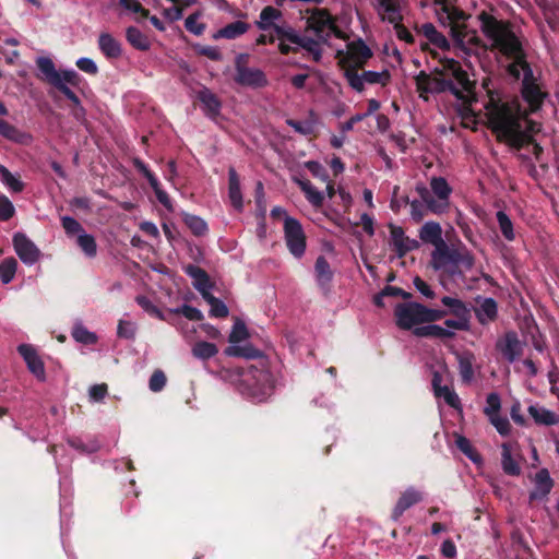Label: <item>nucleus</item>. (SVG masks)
Wrapping results in <instances>:
<instances>
[{
  "instance_id": "1",
  "label": "nucleus",
  "mask_w": 559,
  "mask_h": 559,
  "mask_svg": "<svg viewBox=\"0 0 559 559\" xmlns=\"http://www.w3.org/2000/svg\"><path fill=\"white\" fill-rule=\"evenodd\" d=\"M477 20L490 48L513 60L508 66V73L522 82V96L531 111L539 109L547 94L539 78L534 75L526 62L522 44L510 23L498 20L486 11H481Z\"/></svg>"
},
{
  "instance_id": "2",
  "label": "nucleus",
  "mask_w": 559,
  "mask_h": 559,
  "mask_svg": "<svg viewBox=\"0 0 559 559\" xmlns=\"http://www.w3.org/2000/svg\"><path fill=\"white\" fill-rule=\"evenodd\" d=\"M489 79L483 82L488 95L484 108L490 129L500 140L512 146L520 147L530 142L540 130V126L527 119L526 110L521 108L519 100L502 99L498 93L489 88Z\"/></svg>"
},
{
  "instance_id": "3",
  "label": "nucleus",
  "mask_w": 559,
  "mask_h": 559,
  "mask_svg": "<svg viewBox=\"0 0 559 559\" xmlns=\"http://www.w3.org/2000/svg\"><path fill=\"white\" fill-rule=\"evenodd\" d=\"M420 32L436 48L442 51H448L452 48L456 56L464 58L468 69L474 70L476 63H479L483 68L480 57L487 53L488 46L480 39L475 29H469L466 25H453L451 27L452 46L432 23L423 24Z\"/></svg>"
},
{
  "instance_id": "4",
  "label": "nucleus",
  "mask_w": 559,
  "mask_h": 559,
  "mask_svg": "<svg viewBox=\"0 0 559 559\" xmlns=\"http://www.w3.org/2000/svg\"><path fill=\"white\" fill-rule=\"evenodd\" d=\"M442 72L443 79L420 73L416 78L417 88L424 93L450 91L459 98H463L464 93L471 92L472 81L459 61L445 58L442 62Z\"/></svg>"
},
{
  "instance_id": "5",
  "label": "nucleus",
  "mask_w": 559,
  "mask_h": 559,
  "mask_svg": "<svg viewBox=\"0 0 559 559\" xmlns=\"http://www.w3.org/2000/svg\"><path fill=\"white\" fill-rule=\"evenodd\" d=\"M474 255L462 242L441 243L431 252V264L436 271H442L451 276L462 275L463 271L474 265Z\"/></svg>"
},
{
  "instance_id": "6",
  "label": "nucleus",
  "mask_w": 559,
  "mask_h": 559,
  "mask_svg": "<svg viewBox=\"0 0 559 559\" xmlns=\"http://www.w3.org/2000/svg\"><path fill=\"white\" fill-rule=\"evenodd\" d=\"M241 382L239 384L240 393L253 402H263L267 400L273 392L272 374L261 362V368L250 366L241 373Z\"/></svg>"
},
{
  "instance_id": "7",
  "label": "nucleus",
  "mask_w": 559,
  "mask_h": 559,
  "mask_svg": "<svg viewBox=\"0 0 559 559\" xmlns=\"http://www.w3.org/2000/svg\"><path fill=\"white\" fill-rule=\"evenodd\" d=\"M394 314L399 328L411 330L421 323L438 321L444 318L447 312L439 309H429L417 302H405L396 306Z\"/></svg>"
},
{
  "instance_id": "8",
  "label": "nucleus",
  "mask_w": 559,
  "mask_h": 559,
  "mask_svg": "<svg viewBox=\"0 0 559 559\" xmlns=\"http://www.w3.org/2000/svg\"><path fill=\"white\" fill-rule=\"evenodd\" d=\"M430 189L431 191L425 186H418L417 192L431 213H445L450 207L451 186L443 177H432L430 179Z\"/></svg>"
},
{
  "instance_id": "9",
  "label": "nucleus",
  "mask_w": 559,
  "mask_h": 559,
  "mask_svg": "<svg viewBox=\"0 0 559 559\" xmlns=\"http://www.w3.org/2000/svg\"><path fill=\"white\" fill-rule=\"evenodd\" d=\"M36 64L40 71L43 79L53 85L60 92L63 87L79 86L81 78L73 69L58 71L53 61L48 57H38Z\"/></svg>"
},
{
  "instance_id": "10",
  "label": "nucleus",
  "mask_w": 559,
  "mask_h": 559,
  "mask_svg": "<svg viewBox=\"0 0 559 559\" xmlns=\"http://www.w3.org/2000/svg\"><path fill=\"white\" fill-rule=\"evenodd\" d=\"M249 334L246 324L241 320H236L228 341L229 346L225 349V355L229 357H242L246 359H255L262 356V352L252 346L247 341Z\"/></svg>"
},
{
  "instance_id": "11",
  "label": "nucleus",
  "mask_w": 559,
  "mask_h": 559,
  "mask_svg": "<svg viewBox=\"0 0 559 559\" xmlns=\"http://www.w3.org/2000/svg\"><path fill=\"white\" fill-rule=\"evenodd\" d=\"M337 57L345 72L347 69L358 70L364 68L366 62L372 57V51L361 38H357L348 41L344 50H338Z\"/></svg>"
},
{
  "instance_id": "12",
  "label": "nucleus",
  "mask_w": 559,
  "mask_h": 559,
  "mask_svg": "<svg viewBox=\"0 0 559 559\" xmlns=\"http://www.w3.org/2000/svg\"><path fill=\"white\" fill-rule=\"evenodd\" d=\"M344 76L350 88L357 93H362L367 85L385 86L391 80V74L386 69L380 71L368 70L360 73L355 69H347Z\"/></svg>"
},
{
  "instance_id": "13",
  "label": "nucleus",
  "mask_w": 559,
  "mask_h": 559,
  "mask_svg": "<svg viewBox=\"0 0 559 559\" xmlns=\"http://www.w3.org/2000/svg\"><path fill=\"white\" fill-rule=\"evenodd\" d=\"M247 55H239L235 61V76L237 84L251 88H262L269 84L265 73L258 68L246 67Z\"/></svg>"
},
{
  "instance_id": "14",
  "label": "nucleus",
  "mask_w": 559,
  "mask_h": 559,
  "mask_svg": "<svg viewBox=\"0 0 559 559\" xmlns=\"http://www.w3.org/2000/svg\"><path fill=\"white\" fill-rule=\"evenodd\" d=\"M284 228V239L288 251L297 259H300L306 252V235L300 222L295 217H286Z\"/></svg>"
},
{
  "instance_id": "15",
  "label": "nucleus",
  "mask_w": 559,
  "mask_h": 559,
  "mask_svg": "<svg viewBox=\"0 0 559 559\" xmlns=\"http://www.w3.org/2000/svg\"><path fill=\"white\" fill-rule=\"evenodd\" d=\"M13 248L20 260L28 266L34 265L40 258V250L23 233L13 235Z\"/></svg>"
},
{
  "instance_id": "16",
  "label": "nucleus",
  "mask_w": 559,
  "mask_h": 559,
  "mask_svg": "<svg viewBox=\"0 0 559 559\" xmlns=\"http://www.w3.org/2000/svg\"><path fill=\"white\" fill-rule=\"evenodd\" d=\"M372 5L382 22L395 27L401 24L403 15L400 0H373Z\"/></svg>"
},
{
  "instance_id": "17",
  "label": "nucleus",
  "mask_w": 559,
  "mask_h": 559,
  "mask_svg": "<svg viewBox=\"0 0 559 559\" xmlns=\"http://www.w3.org/2000/svg\"><path fill=\"white\" fill-rule=\"evenodd\" d=\"M389 228V243L399 258H403L407 252L413 251L419 247V242L416 239H411L407 237L402 227L390 223Z\"/></svg>"
},
{
  "instance_id": "18",
  "label": "nucleus",
  "mask_w": 559,
  "mask_h": 559,
  "mask_svg": "<svg viewBox=\"0 0 559 559\" xmlns=\"http://www.w3.org/2000/svg\"><path fill=\"white\" fill-rule=\"evenodd\" d=\"M308 25L323 40H326L335 31L332 16L322 9L312 11L308 19Z\"/></svg>"
},
{
  "instance_id": "19",
  "label": "nucleus",
  "mask_w": 559,
  "mask_h": 559,
  "mask_svg": "<svg viewBox=\"0 0 559 559\" xmlns=\"http://www.w3.org/2000/svg\"><path fill=\"white\" fill-rule=\"evenodd\" d=\"M17 352L23 357L28 370L38 380H45V366L36 349L29 344H21Z\"/></svg>"
},
{
  "instance_id": "20",
  "label": "nucleus",
  "mask_w": 559,
  "mask_h": 559,
  "mask_svg": "<svg viewBox=\"0 0 559 559\" xmlns=\"http://www.w3.org/2000/svg\"><path fill=\"white\" fill-rule=\"evenodd\" d=\"M135 168L147 179L151 188L154 190L155 195L160 204H163L168 211H173V203L168 194L162 189L158 179L147 168L144 162L134 159Z\"/></svg>"
},
{
  "instance_id": "21",
  "label": "nucleus",
  "mask_w": 559,
  "mask_h": 559,
  "mask_svg": "<svg viewBox=\"0 0 559 559\" xmlns=\"http://www.w3.org/2000/svg\"><path fill=\"white\" fill-rule=\"evenodd\" d=\"M498 348L509 362H514L523 353V343L519 340L516 333L509 332L498 344Z\"/></svg>"
},
{
  "instance_id": "22",
  "label": "nucleus",
  "mask_w": 559,
  "mask_h": 559,
  "mask_svg": "<svg viewBox=\"0 0 559 559\" xmlns=\"http://www.w3.org/2000/svg\"><path fill=\"white\" fill-rule=\"evenodd\" d=\"M185 273L192 278L193 287L204 296L212 288V283L210 281L209 275L204 270L194 264H188L183 266Z\"/></svg>"
},
{
  "instance_id": "23",
  "label": "nucleus",
  "mask_w": 559,
  "mask_h": 559,
  "mask_svg": "<svg viewBox=\"0 0 559 559\" xmlns=\"http://www.w3.org/2000/svg\"><path fill=\"white\" fill-rule=\"evenodd\" d=\"M554 486V481L550 477L548 469L542 468L536 475L534 479V489L530 493L531 500H543L545 499L551 488Z\"/></svg>"
},
{
  "instance_id": "24",
  "label": "nucleus",
  "mask_w": 559,
  "mask_h": 559,
  "mask_svg": "<svg viewBox=\"0 0 559 559\" xmlns=\"http://www.w3.org/2000/svg\"><path fill=\"white\" fill-rule=\"evenodd\" d=\"M527 412L536 425L555 426L559 424V414L539 404L530 405Z\"/></svg>"
},
{
  "instance_id": "25",
  "label": "nucleus",
  "mask_w": 559,
  "mask_h": 559,
  "mask_svg": "<svg viewBox=\"0 0 559 559\" xmlns=\"http://www.w3.org/2000/svg\"><path fill=\"white\" fill-rule=\"evenodd\" d=\"M423 500V495L420 491L416 490L414 487L407 488L400 499L396 502V506L393 510L392 518L393 520H399V518L411 507L420 502Z\"/></svg>"
},
{
  "instance_id": "26",
  "label": "nucleus",
  "mask_w": 559,
  "mask_h": 559,
  "mask_svg": "<svg viewBox=\"0 0 559 559\" xmlns=\"http://www.w3.org/2000/svg\"><path fill=\"white\" fill-rule=\"evenodd\" d=\"M314 274L318 286L324 293H328L330 290V283L333 278V272L331 270L330 263L323 255H320L316 261Z\"/></svg>"
},
{
  "instance_id": "27",
  "label": "nucleus",
  "mask_w": 559,
  "mask_h": 559,
  "mask_svg": "<svg viewBox=\"0 0 559 559\" xmlns=\"http://www.w3.org/2000/svg\"><path fill=\"white\" fill-rule=\"evenodd\" d=\"M419 238L426 242L430 243L437 249L441 243L444 242L442 238V228L441 225L437 222H426L421 228L419 229Z\"/></svg>"
},
{
  "instance_id": "28",
  "label": "nucleus",
  "mask_w": 559,
  "mask_h": 559,
  "mask_svg": "<svg viewBox=\"0 0 559 559\" xmlns=\"http://www.w3.org/2000/svg\"><path fill=\"white\" fill-rule=\"evenodd\" d=\"M282 17L283 13L281 10L273 5H266L261 10L259 19L255 21V26L260 31L266 32L275 26L282 20Z\"/></svg>"
},
{
  "instance_id": "29",
  "label": "nucleus",
  "mask_w": 559,
  "mask_h": 559,
  "mask_svg": "<svg viewBox=\"0 0 559 559\" xmlns=\"http://www.w3.org/2000/svg\"><path fill=\"white\" fill-rule=\"evenodd\" d=\"M0 134L7 140L22 145H28L33 141L29 133L17 129L15 126L2 119H0Z\"/></svg>"
},
{
  "instance_id": "30",
  "label": "nucleus",
  "mask_w": 559,
  "mask_h": 559,
  "mask_svg": "<svg viewBox=\"0 0 559 559\" xmlns=\"http://www.w3.org/2000/svg\"><path fill=\"white\" fill-rule=\"evenodd\" d=\"M98 48L108 59H117L122 55L121 44L109 33L99 35Z\"/></svg>"
},
{
  "instance_id": "31",
  "label": "nucleus",
  "mask_w": 559,
  "mask_h": 559,
  "mask_svg": "<svg viewBox=\"0 0 559 559\" xmlns=\"http://www.w3.org/2000/svg\"><path fill=\"white\" fill-rule=\"evenodd\" d=\"M250 28V25L243 21H235L217 29L213 34V39H236L246 34Z\"/></svg>"
},
{
  "instance_id": "32",
  "label": "nucleus",
  "mask_w": 559,
  "mask_h": 559,
  "mask_svg": "<svg viewBox=\"0 0 559 559\" xmlns=\"http://www.w3.org/2000/svg\"><path fill=\"white\" fill-rule=\"evenodd\" d=\"M497 314L498 306L493 298H485L475 309V316L483 325L493 321Z\"/></svg>"
},
{
  "instance_id": "33",
  "label": "nucleus",
  "mask_w": 559,
  "mask_h": 559,
  "mask_svg": "<svg viewBox=\"0 0 559 559\" xmlns=\"http://www.w3.org/2000/svg\"><path fill=\"white\" fill-rule=\"evenodd\" d=\"M294 181L298 185L301 191L305 193L308 202L314 207H320L323 204L324 195L323 192L319 191L307 179L294 178Z\"/></svg>"
},
{
  "instance_id": "34",
  "label": "nucleus",
  "mask_w": 559,
  "mask_h": 559,
  "mask_svg": "<svg viewBox=\"0 0 559 559\" xmlns=\"http://www.w3.org/2000/svg\"><path fill=\"white\" fill-rule=\"evenodd\" d=\"M228 195L233 206L237 210L242 209V193L240 190V181L235 168L230 167L228 170Z\"/></svg>"
},
{
  "instance_id": "35",
  "label": "nucleus",
  "mask_w": 559,
  "mask_h": 559,
  "mask_svg": "<svg viewBox=\"0 0 559 559\" xmlns=\"http://www.w3.org/2000/svg\"><path fill=\"white\" fill-rule=\"evenodd\" d=\"M198 98L203 105L204 111L207 116L214 118L221 111V102L209 88H203L199 92Z\"/></svg>"
},
{
  "instance_id": "36",
  "label": "nucleus",
  "mask_w": 559,
  "mask_h": 559,
  "mask_svg": "<svg viewBox=\"0 0 559 559\" xmlns=\"http://www.w3.org/2000/svg\"><path fill=\"white\" fill-rule=\"evenodd\" d=\"M126 38L128 43L138 50L146 51L151 48L148 37L135 26H129L126 29Z\"/></svg>"
},
{
  "instance_id": "37",
  "label": "nucleus",
  "mask_w": 559,
  "mask_h": 559,
  "mask_svg": "<svg viewBox=\"0 0 559 559\" xmlns=\"http://www.w3.org/2000/svg\"><path fill=\"white\" fill-rule=\"evenodd\" d=\"M501 450V466L503 472L511 476H519L521 474V467L518 461L512 456L511 445L509 443H502Z\"/></svg>"
},
{
  "instance_id": "38",
  "label": "nucleus",
  "mask_w": 559,
  "mask_h": 559,
  "mask_svg": "<svg viewBox=\"0 0 559 559\" xmlns=\"http://www.w3.org/2000/svg\"><path fill=\"white\" fill-rule=\"evenodd\" d=\"M441 304L447 308V314L471 317V309L467 305L459 298L444 296L441 298Z\"/></svg>"
},
{
  "instance_id": "39",
  "label": "nucleus",
  "mask_w": 559,
  "mask_h": 559,
  "mask_svg": "<svg viewBox=\"0 0 559 559\" xmlns=\"http://www.w3.org/2000/svg\"><path fill=\"white\" fill-rule=\"evenodd\" d=\"M459 362V371L462 380L466 383L472 382L474 379V355L472 353L465 352L456 355Z\"/></svg>"
},
{
  "instance_id": "40",
  "label": "nucleus",
  "mask_w": 559,
  "mask_h": 559,
  "mask_svg": "<svg viewBox=\"0 0 559 559\" xmlns=\"http://www.w3.org/2000/svg\"><path fill=\"white\" fill-rule=\"evenodd\" d=\"M72 337L78 343L84 345H93L98 340L97 335L94 332L87 330L86 326L81 321L74 323L72 329Z\"/></svg>"
},
{
  "instance_id": "41",
  "label": "nucleus",
  "mask_w": 559,
  "mask_h": 559,
  "mask_svg": "<svg viewBox=\"0 0 559 559\" xmlns=\"http://www.w3.org/2000/svg\"><path fill=\"white\" fill-rule=\"evenodd\" d=\"M0 181L10 191L14 193L22 192L24 183L20 180L19 176L13 175L5 166L0 164Z\"/></svg>"
},
{
  "instance_id": "42",
  "label": "nucleus",
  "mask_w": 559,
  "mask_h": 559,
  "mask_svg": "<svg viewBox=\"0 0 559 559\" xmlns=\"http://www.w3.org/2000/svg\"><path fill=\"white\" fill-rule=\"evenodd\" d=\"M181 217L193 235L203 236L207 233V224L202 217L187 212H182Z\"/></svg>"
},
{
  "instance_id": "43",
  "label": "nucleus",
  "mask_w": 559,
  "mask_h": 559,
  "mask_svg": "<svg viewBox=\"0 0 559 559\" xmlns=\"http://www.w3.org/2000/svg\"><path fill=\"white\" fill-rule=\"evenodd\" d=\"M499 229L503 238L508 241H513L516 237L514 226L508 214L503 211H498L496 214Z\"/></svg>"
},
{
  "instance_id": "44",
  "label": "nucleus",
  "mask_w": 559,
  "mask_h": 559,
  "mask_svg": "<svg viewBox=\"0 0 559 559\" xmlns=\"http://www.w3.org/2000/svg\"><path fill=\"white\" fill-rule=\"evenodd\" d=\"M204 300L210 305V316L214 318H225L229 311L225 302L214 297L211 292L202 296Z\"/></svg>"
},
{
  "instance_id": "45",
  "label": "nucleus",
  "mask_w": 559,
  "mask_h": 559,
  "mask_svg": "<svg viewBox=\"0 0 559 559\" xmlns=\"http://www.w3.org/2000/svg\"><path fill=\"white\" fill-rule=\"evenodd\" d=\"M218 353L215 344L209 342H197L192 347V355L201 360H207Z\"/></svg>"
},
{
  "instance_id": "46",
  "label": "nucleus",
  "mask_w": 559,
  "mask_h": 559,
  "mask_svg": "<svg viewBox=\"0 0 559 559\" xmlns=\"http://www.w3.org/2000/svg\"><path fill=\"white\" fill-rule=\"evenodd\" d=\"M68 443L71 448L82 452V453H94L99 450L100 443L98 440L91 438L86 442L81 438L74 437L68 440Z\"/></svg>"
},
{
  "instance_id": "47",
  "label": "nucleus",
  "mask_w": 559,
  "mask_h": 559,
  "mask_svg": "<svg viewBox=\"0 0 559 559\" xmlns=\"http://www.w3.org/2000/svg\"><path fill=\"white\" fill-rule=\"evenodd\" d=\"M17 269V261L14 258H5L0 262V280L3 284L13 281Z\"/></svg>"
},
{
  "instance_id": "48",
  "label": "nucleus",
  "mask_w": 559,
  "mask_h": 559,
  "mask_svg": "<svg viewBox=\"0 0 559 559\" xmlns=\"http://www.w3.org/2000/svg\"><path fill=\"white\" fill-rule=\"evenodd\" d=\"M294 44L298 45L299 47L306 49L308 52H310L313 57L314 61H320L322 58V48L319 41L308 38L305 36L299 35V40L294 41Z\"/></svg>"
},
{
  "instance_id": "49",
  "label": "nucleus",
  "mask_w": 559,
  "mask_h": 559,
  "mask_svg": "<svg viewBox=\"0 0 559 559\" xmlns=\"http://www.w3.org/2000/svg\"><path fill=\"white\" fill-rule=\"evenodd\" d=\"M76 241L79 247L82 249L86 257L94 258L96 255L97 245L94 236L86 234L85 231H82L78 236Z\"/></svg>"
},
{
  "instance_id": "50",
  "label": "nucleus",
  "mask_w": 559,
  "mask_h": 559,
  "mask_svg": "<svg viewBox=\"0 0 559 559\" xmlns=\"http://www.w3.org/2000/svg\"><path fill=\"white\" fill-rule=\"evenodd\" d=\"M435 396L438 399H443V401L451 407L462 411V404L459 395L454 390L449 388L448 385H443V388L437 392H435Z\"/></svg>"
},
{
  "instance_id": "51",
  "label": "nucleus",
  "mask_w": 559,
  "mask_h": 559,
  "mask_svg": "<svg viewBox=\"0 0 559 559\" xmlns=\"http://www.w3.org/2000/svg\"><path fill=\"white\" fill-rule=\"evenodd\" d=\"M271 29L274 31L280 40H287L292 44L299 40V33L289 25L277 23Z\"/></svg>"
},
{
  "instance_id": "52",
  "label": "nucleus",
  "mask_w": 559,
  "mask_h": 559,
  "mask_svg": "<svg viewBox=\"0 0 559 559\" xmlns=\"http://www.w3.org/2000/svg\"><path fill=\"white\" fill-rule=\"evenodd\" d=\"M455 444L460 451H462L472 462L478 463L481 461L480 455L473 448L471 441L467 438L457 436L455 439Z\"/></svg>"
},
{
  "instance_id": "53",
  "label": "nucleus",
  "mask_w": 559,
  "mask_h": 559,
  "mask_svg": "<svg viewBox=\"0 0 559 559\" xmlns=\"http://www.w3.org/2000/svg\"><path fill=\"white\" fill-rule=\"evenodd\" d=\"M501 409V399L500 395L496 392H491L487 395L486 405L484 407V414L487 418H490L495 415L500 414Z\"/></svg>"
},
{
  "instance_id": "54",
  "label": "nucleus",
  "mask_w": 559,
  "mask_h": 559,
  "mask_svg": "<svg viewBox=\"0 0 559 559\" xmlns=\"http://www.w3.org/2000/svg\"><path fill=\"white\" fill-rule=\"evenodd\" d=\"M488 420L500 436L508 437L511 433V424L506 416L498 414L488 418Z\"/></svg>"
},
{
  "instance_id": "55",
  "label": "nucleus",
  "mask_w": 559,
  "mask_h": 559,
  "mask_svg": "<svg viewBox=\"0 0 559 559\" xmlns=\"http://www.w3.org/2000/svg\"><path fill=\"white\" fill-rule=\"evenodd\" d=\"M455 319H448L444 321V326L451 331H469L471 317L454 316Z\"/></svg>"
},
{
  "instance_id": "56",
  "label": "nucleus",
  "mask_w": 559,
  "mask_h": 559,
  "mask_svg": "<svg viewBox=\"0 0 559 559\" xmlns=\"http://www.w3.org/2000/svg\"><path fill=\"white\" fill-rule=\"evenodd\" d=\"M185 27L188 32L194 35H202L205 31V24L200 22V14H190L185 21Z\"/></svg>"
},
{
  "instance_id": "57",
  "label": "nucleus",
  "mask_w": 559,
  "mask_h": 559,
  "mask_svg": "<svg viewBox=\"0 0 559 559\" xmlns=\"http://www.w3.org/2000/svg\"><path fill=\"white\" fill-rule=\"evenodd\" d=\"M170 311L182 314L185 318L192 321H201L203 319V313L198 308L189 305H182L181 307L171 309Z\"/></svg>"
},
{
  "instance_id": "58",
  "label": "nucleus",
  "mask_w": 559,
  "mask_h": 559,
  "mask_svg": "<svg viewBox=\"0 0 559 559\" xmlns=\"http://www.w3.org/2000/svg\"><path fill=\"white\" fill-rule=\"evenodd\" d=\"M117 335L126 340L133 338L135 335V324L131 321L120 320L117 326Z\"/></svg>"
},
{
  "instance_id": "59",
  "label": "nucleus",
  "mask_w": 559,
  "mask_h": 559,
  "mask_svg": "<svg viewBox=\"0 0 559 559\" xmlns=\"http://www.w3.org/2000/svg\"><path fill=\"white\" fill-rule=\"evenodd\" d=\"M15 213L13 203L5 195H0V221H9Z\"/></svg>"
},
{
  "instance_id": "60",
  "label": "nucleus",
  "mask_w": 559,
  "mask_h": 559,
  "mask_svg": "<svg viewBox=\"0 0 559 559\" xmlns=\"http://www.w3.org/2000/svg\"><path fill=\"white\" fill-rule=\"evenodd\" d=\"M61 224L68 235L78 234V236L84 231L80 223L71 216H62Z\"/></svg>"
},
{
  "instance_id": "61",
  "label": "nucleus",
  "mask_w": 559,
  "mask_h": 559,
  "mask_svg": "<svg viewBox=\"0 0 559 559\" xmlns=\"http://www.w3.org/2000/svg\"><path fill=\"white\" fill-rule=\"evenodd\" d=\"M166 384V376L162 370H156L151 376L148 381V388L153 392H159Z\"/></svg>"
},
{
  "instance_id": "62",
  "label": "nucleus",
  "mask_w": 559,
  "mask_h": 559,
  "mask_svg": "<svg viewBox=\"0 0 559 559\" xmlns=\"http://www.w3.org/2000/svg\"><path fill=\"white\" fill-rule=\"evenodd\" d=\"M287 124L292 127L296 132L302 135H309L313 132V123L310 121H298L289 119L287 120Z\"/></svg>"
},
{
  "instance_id": "63",
  "label": "nucleus",
  "mask_w": 559,
  "mask_h": 559,
  "mask_svg": "<svg viewBox=\"0 0 559 559\" xmlns=\"http://www.w3.org/2000/svg\"><path fill=\"white\" fill-rule=\"evenodd\" d=\"M307 169L317 178L328 181L329 175L325 170V168L318 162L309 160L306 163Z\"/></svg>"
},
{
  "instance_id": "64",
  "label": "nucleus",
  "mask_w": 559,
  "mask_h": 559,
  "mask_svg": "<svg viewBox=\"0 0 559 559\" xmlns=\"http://www.w3.org/2000/svg\"><path fill=\"white\" fill-rule=\"evenodd\" d=\"M75 64L81 71H83L85 73L96 74L98 72L96 62L91 58H86V57L79 58L76 60Z\"/></svg>"
}]
</instances>
